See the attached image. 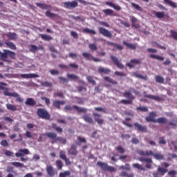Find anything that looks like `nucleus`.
Wrapping results in <instances>:
<instances>
[{"label": "nucleus", "instance_id": "obj_25", "mask_svg": "<svg viewBox=\"0 0 177 177\" xmlns=\"http://www.w3.org/2000/svg\"><path fill=\"white\" fill-rule=\"evenodd\" d=\"M131 24L133 26V27H134V28H139V24L138 23V19H136V17H131Z\"/></svg>", "mask_w": 177, "mask_h": 177}, {"label": "nucleus", "instance_id": "obj_50", "mask_svg": "<svg viewBox=\"0 0 177 177\" xmlns=\"http://www.w3.org/2000/svg\"><path fill=\"white\" fill-rule=\"evenodd\" d=\"M156 81L158 84H164V77L162 76L158 75L156 77Z\"/></svg>", "mask_w": 177, "mask_h": 177}, {"label": "nucleus", "instance_id": "obj_60", "mask_svg": "<svg viewBox=\"0 0 177 177\" xmlns=\"http://www.w3.org/2000/svg\"><path fill=\"white\" fill-rule=\"evenodd\" d=\"M4 154L8 156V157H13V156H15V153L13 152L8 150H6Z\"/></svg>", "mask_w": 177, "mask_h": 177}, {"label": "nucleus", "instance_id": "obj_22", "mask_svg": "<svg viewBox=\"0 0 177 177\" xmlns=\"http://www.w3.org/2000/svg\"><path fill=\"white\" fill-rule=\"evenodd\" d=\"M5 45L8 46L10 49H12V50H16L17 49V47H16V45L13 44V42L9 41H5Z\"/></svg>", "mask_w": 177, "mask_h": 177}, {"label": "nucleus", "instance_id": "obj_15", "mask_svg": "<svg viewBox=\"0 0 177 177\" xmlns=\"http://www.w3.org/2000/svg\"><path fill=\"white\" fill-rule=\"evenodd\" d=\"M21 78H26V80H28V78H38L39 75L35 73H24L21 75Z\"/></svg>", "mask_w": 177, "mask_h": 177}, {"label": "nucleus", "instance_id": "obj_59", "mask_svg": "<svg viewBox=\"0 0 177 177\" xmlns=\"http://www.w3.org/2000/svg\"><path fill=\"white\" fill-rule=\"evenodd\" d=\"M49 73H50L51 75H59V71L56 69H51Z\"/></svg>", "mask_w": 177, "mask_h": 177}, {"label": "nucleus", "instance_id": "obj_37", "mask_svg": "<svg viewBox=\"0 0 177 177\" xmlns=\"http://www.w3.org/2000/svg\"><path fill=\"white\" fill-rule=\"evenodd\" d=\"M158 172L160 173V174L162 176H164L167 172H168V169H165L164 167H159L158 168Z\"/></svg>", "mask_w": 177, "mask_h": 177}, {"label": "nucleus", "instance_id": "obj_18", "mask_svg": "<svg viewBox=\"0 0 177 177\" xmlns=\"http://www.w3.org/2000/svg\"><path fill=\"white\" fill-rule=\"evenodd\" d=\"M63 104H66V101L55 100L53 103V106L56 107V109H58V110H60V106H63Z\"/></svg>", "mask_w": 177, "mask_h": 177}, {"label": "nucleus", "instance_id": "obj_9", "mask_svg": "<svg viewBox=\"0 0 177 177\" xmlns=\"http://www.w3.org/2000/svg\"><path fill=\"white\" fill-rule=\"evenodd\" d=\"M46 136L48 138V139H50L51 143H57V134L54 132H48L46 133Z\"/></svg>", "mask_w": 177, "mask_h": 177}, {"label": "nucleus", "instance_id": "obj_48", "mask_svg": "<svg viewBox=\"0 0 177 177\" xmlns=\"http://www.w3.org/2000/svg\"><path fill=\"white\" fill-rule=\"evenodd\" d=\"M82 56L85 58V59H88V60H92V55H91V53H82Z\"/></svg>", "mask_w": 177, "mask_h": 177}, {"label": "nucleus", "instance_id": "obj_39", "mask_svg": "<svg viewBox=\"0 0 177 177\" xmlns=\"http://www.w3.org/2000/svg\"><path fill=\"white\" fill-rule=\"evenodd\" d=\"M131 6H132V8L136 9V10H138V12L143 11V9L142 8V7H140L138 4H136L135 3H131Z\"/></svg>", "mask_w": 177, "mask_h": 177}, {"label": "nucleus", "instance_id": "obj_62", "mask_svg": "<svg viewBox=\"0 0 177 177\" xmlns=\"http://www.w3.org/2000/svg\"><path fill=\"white\" fill-rule=\"evenodd\" d=\"M1 146H3L4 147H8L9 146V143H8V141L6 140H3L1 141Z\"/></svg>", "mask_w": 177, "mask_h": 177}, {"label": "nucleus", "instance_id": "obj_28", "mask_svg": "<svg viewBox=\"0 0 177 177\" xmlns=\"http://www.w3.org/2000/svg\"><path fill=\"white\" fill-rule=\"evenodd\" d=\"M7 110H10V111H17V106L16 105H13L12 104H6Z\"/></svg>", "mask_w": 177, "mask_h": 177}, {"label": "nucleus", "instance_id": "obj_1", "mask_svg": "<svg viewBox=\"0 0 177 177\" xmlns=\"http://www.w3.org/2000/svg\"><path fill=\"white\" fill-rule=\"evenodd\" d=\"M137 153L139 154V156H142V157L153 156L155 160H164V155H162L160 152H156L153 153L151 150L145 151L142 149H138L137 150Z\"/></svg>", "mask_w": 177, "mask_h": 177}, {"label": "nucleus", "instance_id": "obj_55", "mask_svg": "<svg viewBox=\"0 0 177 177\" xmlns=\"http://www.w3.org/2000/svg\"><path fill=\"white\" fill-rule=\"evenodd\" d=\"M170 32L173 39H175L176 41H177V32L175 30H171Z\"/></svg>", "mask_w": 177, "mask_h": 177}, {"label": "nucleus", "instance_id": "obj_17", "mask_svg": "<svg viewBox=\"0 0 177 177\" xmlns=\"http://www.w3.org/2000/svg\"><path fill=\"white\" fill-rule=\"evenodd\" d=\"M68 153L71 156H77L78 151H77V146L72 145L71 149L68 150Z\"/></svg>", "mask_w": 177, "mask_h": 177}, {"label": "nucleus", "instance_id": "obj_52", "mask_svg": "<svg viewBox=\"0 0 177 177\" xmlns=\"http://www.w3.org/2000/svg\"><path fill=\"white\" fill-rule=\"evenodd\" d=\"M59 158H61V160H66V158H67V156L64 151H59Z\"/></svg>", "mask_w": 177, "mask_h": 177}, {"label": "nucleus", "instance_id": "obj_44", "mask_svg": "<svg viewBox=\"0 0 177 177\" xmlns=\"http://www.w3.org/2000/svg\"><path fill=\"white\" fill-rule=\"evenodd\" d=\"M124 45L129 48V49H136V45L123 41Z\"/></svg>", "mask_w": 177, "mask_h": 177}, {"label": "nucleus", "instance_id": "obj_31", "mask_svg": "<svg viewBox=\"0 0 177 177\" xmlns=\"http://www.w3.org/2000/svg\"><path fill=\"white\" fill-rule=\"evenodd\" d=\"M106 5H108V6H111V8H113V9H115V10H121V7L120 6H117L115 4H114L113 2H106Z\"/></svg>", "mask_w": 177, "mask_h": 177}, {"label": "nucleus", "instance_id": "obj_3", "mask_svg": "<svg viewBox=\"0 0 177 177\" xmlns=\"http://www.w3.org/2000/svg\"><path fill=\"white\" fill-rule=\"evenodd\" d=\"M3 91V94L5 96H11L12 97H16L17 102H19V103H23V102H24V99L21 98L19 93L16 92L10 93L9 92V88L6 87H4Z\"/></svg>", "mask_w": 177, "mask_h": 177}, {"label": "nucleus", "instance_id": "obj_23", "mask_svg": "<svg viewBox=\"0 0 177 177\" xmlns=\"http://www.w3.org/2000/svg\"><path fill=\"white\" fill-rule=\"evenodd\" d=\"M153 15H155L156 17H157V19H164V17H165V12H156V11H153Z\"/></svg>", "mask_w": 177, "mask_h": 177}, {"label": "nucleus", "instance_id": "obj_61", "mask_svg": "<svg viewBox=\"0 0 177 177\" xmlns=\"http://www.w3.org/2000/svg\"><path fill=\"white\" fill-rule=\"evenodd\" d=\"M115 75H118L119 77H126L127 73H120L119 71H115L114 73Z\"/></svg>", "mask_w": 177, "mask_h": 177}, {"label": "nucleus", "instance_id": "obj_32", "mask_svg": "<svg viewBox=\"0 0 177 177\" xmlns=\"http://www.w3.org/2000/svg\"><path fill=\"white\" fill-rule=\"evenodd\" d=\"M149 57L151 59H156V60H159L160 62H164V60H165L164 57L160 56V55H156L154 54H151L149 55Z\"/></svg>", "mask_w": 177, "mask_h": 177}, {"label": "nucleus", "instance_id": "obj_53", "mask_svg": "<svg viewBox=\"0 0 177 177\" xmlns=\"http://www.w3.org/2000/svg\"><path fill=\"white\" fill-rule=\"evenodd\" d=\"M67 77L71 78V80H80V77L74 74H67Z\"/></svg>", "mask_w": 177, "mask_h": 177}, {"label": "nucleus", "instance_id": "obj_20", "mask_svg": "<svg viewBox=\"0 0 177 177\" xmlns=\"http://www.w3.org/2000/svg\"><path fill=\"white\" fill-rule=\"evenodd\" d=\"M6 37L9 39H11L12 41H16L17 39V34L16 32H8L6 34Z\"/></svg>", "mask_w": 177, "mask_h": 177}, {"label": "nucleus", "instance_id": "obj_11", "mask_svg": "<svg viewBox=\"0 0 177 177\" xmlns=\"http://www.w3.org/2000/svg\"><path fill=\"white\" fill-rule=\"evenodd\" d=\"M133 127H135V129H136V131H138V132H147V127L138 122H135L133 124Z\"/></svg>", "mask_w": 177, "mask_h": 177}, {"label": "nucleus", "instance_id": "obj_14", "mask_svg": "<svg viewBox=\"0 0 177 177\" xmlns=\"http://www.w3.org/2000/svg\"><path fill=\"white\" fill-rule=\"evenodd\" d=\"M93 117L95 119V121L99 124V125H102V124L104 122V120L102 118V115L97 114V113H93Z\"/></svg>", "mask_w": 177, "mask_h": 177}, {"label": "nucleus", "instance_id": "obj_45", "mask_svg": "<svg viewBox=\"0 0 177 177\" xmlns=\"http://www.w3.org/2000/svg\"><path fill=\"white\" fill-rule=\"evenodd\" d=\"M138 111H142V113H147L149 111V108L146 106H138L137 107Z\"/></svg>", "mask_w": 177, "mask_h": 177}, {"label": "nucleus", "instance_id": "obj_10", "mask_svg": "<svg viewBox=\"0 0 177 177\" xmlns=\"http://www.w3.org/2000/svg\"><path fill=\"white\" fill-rule=\"evenodd\" d=\"M64 7L68 9H74L78 6V2L77 1H66L64 3Z\"/></svg>", "mask_w": 177, "mask_h": 177}, {"label": "nucleus", "instance_id": "obj_41", "mask_svg": "<svg viewBox=\"0 0 177 177\" xmlns=\"http://www.w3.org/2000/svg\"><path fill=\"white\" fill-rule=\"evenodd\" d=\"M11 165L16 167V168H23V167H24V165L21 164L19 162H11Z\"/></svg>", "mask_w": 177, "mask_h": 177}, {"label": "nucleus", "instance_id": "obj_8", "mask_svg": "<svg viewBox=\"0 0 177 177\" xmlns=\"http://www.w3.org/2000/svg\"><path fill=\"white\" fill-rule=\"evenodd\" d=\"M139 161L141 162H147V164L145 165V167L147 169H151V164H153V160L150 158H140Z\"/></svg>", "mask_w": 177, "mask_h": 177}, {"label": "nucleus", "instance_id": "obj_33", "mask_svg": "<svg viewBox=\"0 0 177 177\" xmlns=\"http://www.w3.org/2000/svg\"><path fill=\"white\" fill-rule=\"evenodd\" d=\"M145 97H147V99H152V100H156V102L161 100V98L160 97L152 95L150 94L145 95Z\"/></svg>", "mask_w": 177, "mask_h": 177}, {"label": "nucleus", "instance_id": "obj_24", "mask_svg": "<svg viewBox=\"0 0 177 177\" xmlns=\"http://www.w3.org/2000/svg\"><path fill=\"white\" fill-rule=\"evenodd\" d=\"M82 143H86V139L82 136H77V140L76 141L77 146H81Z\"/></svg>", "mask_w": 177, "mask_h": 177}, {"label": "nucleus", "instance_id": "obj_34", "mask_svg": "<svg viewBox=\"0 0 177 177\" xmlns=\"http://www.w3.org/2000/svg\"><path fill=\"white\" fill-rule=\"evenodd\" d=\"M123 96L124 97H127V99H131V100H133L135 99L134 95H132V93H131V91H125L123 93Z\"/></svg>", "mask_w": 177, "mask_h": 177}, {"label": "nucleus", "instance_id": "obj_40", "mask_svg": "<svg viewBox=\"0 0 177 177\" xmlns=\"http://www.w3.org/2000/svg\"><path fill=\"white\" fill-rule=\"evenodd\" d=\"M55 165L57 169H62L63 168V162L61 160H57L55 162Z\"/></svg>", "mask_w": 177, "mask_h": 177}, {"label": "nucleus", "instance_id": "obj_58", "mask_svg": "<svg viewBox=\"0 0 177 177\" xmlns=\"http://www.w3.org/2000/svg\"><path fill=\"white\" fill-rule=\"evenodd\" d=\"M37 50H38V47L35 45H31L30 46V51L32 52L33 53L37 52Z\"/></svg>", "mask_w": 177, "mask_h": 177}, {"label": "nucleus", "instance_id": "obj_7", "mask_svg": "<svg viewBox=\"0 0 177 177\" xmlns=\"http://www.w3.org/2000/svg\"><path fill=\"white\" fill-rule=\"evenodd\" d=\"M110 57L114 64L117 66L118 68H120L121 70H124L125 68V66L120 63V60H118V58L117 57L114 55H111Z\"/></svg>", "mask_w": 177, "mask_h": 177}, {"label": "nucleus", "instance_id": "obj_21", "mask_svg": "<svg viewBox=\"0 0 177 177\" xmlns=\"http://www.w3.org/2000/svg\"><path fill=\"white\" fill-rule=\"evenodd\" d=\"M84 34H90L91 35H96V31L92 29H89L88 28H84L82 30Z\"/></svg>", "mask_w": 177, "mask_h": 177}, {"label": "nucleus", "instance_id": "obj_13", "mask_svg": "<svg viewBox=\"0 0 177 177\" xmlns=\"http://www.w3.org/2000/svg\"><path fill=\"white\" fill-rule=\"evenodd\" d=\"M156 117H157V113L156 112H150L149 115L145 118L146 121L147 122H155L156 123Z\"/></svg>", "mask_w": 177, "mask_h": 177}, {"label": "nucleus", "instance_id": "obj_54", "mask_svg": "<svg viewBox=\"0 0 177 177\" xmlns=\"http://www.w3.org/2000/svg\"><path fill=\"white\" fill-rule=\"evenodd\" d=\"M57 139V142H60V143H63V145H66V143H67V140L63 137H58Z\"/></svg>", "mask_w": 177, "mask_h": 177}, {"label": "nucleus", "instance_id": "obj_42", "mask_svg": "<svg viewBox=\"0 0 177 177\" xmlns=\"http://www.w3.org/2000/svg\"><path fill=\"white\" fill-rule=\"evenodd\" d=\"M120 176L122 177H134L133 174H128L127 171H123L121 172Z\"/></svg>", "mask_w": 177, "mask_h": 177}, {"label": "nucleus", "instance_id": "obj_36", "mask_svg": "<svg viewBox=\"0 0 177 177\" xmlns=\"http://www.w3.org/2000/svg\"><path fill=\"white\" fill-rule=\"evenodd\" d=\"M46 16L50 19H55V17H60L57 14L52 13L50 11L48 10L46 12Z\"/></svg>", "mask_w": 177, "mask_h": 177}, {"label": "nucleus", "instance_id": "obj_27", "mask_svg": "<svg viewBox=\"0 0 177 177\" xmlns=\"http://www.w3.org/2000/svg\"><path fill=\"white\" fill-rule=\"evenodd\" d=\"M104 81H106V82H109V84H112V85H117L118 82L115 80H113L111 77L109 76H105L104 77Z\"/></svg>", "mask_w": 177, "mask_h": 177}, {"label": "nucleus", "instance_id": "obj_47", "mask_svg": "<svg viewBox=\"0 0 177 177\" xmlns=\"http://www.w3.org/2000/svg\"><path fill=\"white\" fill-rule=\"evenodd\" d=\"M132 167L137 169H140V171H145V167H142L139 163H134L132 165Z\"/></svg>", "mask_w": 177, "mask_h": 177}, {"label": "nucleus", "instance_id": "obj_5", "mask_svg": "<svg viewBox=\"0 0 177 177\" xmlns=\"http://www.w3.org/2000/svg\"><path fill=\"white\" fill-rule=\"evenodd\" d=\"M19 152H17L15 153L16 157H20V160L21 161H24V162H26V161H28V157L24 158V154H26V155L29 154L30 151L28 149H19Z\"/></svg>", "mask_w": 177, "mask_h": 177}, {"label": "nucleus", "instance_id": "obj_43", "mask_svg": "<svg viewBox=\"0 0 177 177\" xmlns=\"http://www.w3.org/2000/svg\"><path fill=\"white\" fill-rule=\"evenodd\" d=\"M86 80L88 82H89L90 84H92V85H96V81L93 80V76H86Z\"/></svg>", "mask_w": 177, "mask_h": 177}, {"label": "nucleus", "instance_id": "obj_16", "mask_svg": "<svg viewBox=\"0 0 177 177\" xmlns=\"http://www.w3.org/2000/svg\"><path fill=\"white\" fill-rule=\"evenodd\" d=\"M25 104L26 106H30V107H34V106L37 104V102H35L34 99L29 97L26 99V101L25 102Z\"/></svg>", "mask_w": 177, "mask_h": 177}, {"label": "nucleus", "instance_id": "obj_12", "mask_svg": "<svg viewBox=\"0 0 177 177\" xmlns=\"http://www.w3.org/2000/svg\"><path fill=\"white\" fill-rule=\"evenodd\" d=\"M99 31L100 34H102V35H104V37H106V38H111V37H113L111 32L109 31L104 28H100Z\"/></svg>", "mask_w": 177, "mask_h": 177}, {"label": "nucleus", "instance_id": "obj_63", "mask_svg": "<svg viewBox=\"0 0 177 177\" xmlns=\"http://www.w3.org/2000/svg\"><path fill=\"white\" fill-rule=\"evenodd\" d=\"M131 143H133V145H138V144H139V139H138L136 138H133L131 139Z\"/></svg>", "mask_w": 177, "mask_h": 177}, {"label": "nucleus", "instance_id": "obj_56", "mask_svg": "<svg viewBox=\"0 0 177 177\" xmlns=\"http://www.w3.org/2000/svg\"><path fill=\"white\" fill-rule=\"evenodd\" d=\"M120 103H122V104H132V100H122L120 101Z\"/></svg>", "mask_w": 177, "mask_h": 177}, {"label": "nucleus", "instance_id": "obj_4", "mask_svg": "<svg viewBox=\"0 0 177 177\" xmlns=\"http://www.w3.org/2000/svg\"><path fill=\"white\" fill-rule=\"evenodd\" d=\"M97 165L100 167L103 171H108V172H115L117 169L113 166H109L106 162L98 161Z\"/></svg>", "mask_w": 177, "mask_h": 177}, {"label": "nucleus", "instance_id": "obj_51", "mask_svg": "<svg viewBox=\"0 0 177 177\" xmlns=\"http://www.w3.org/2000/svg\"><path fill=\"white\" fill-rule=\"evenodd\" d=\"M169 125H170V127H171V128H176V127H177V120H175L172 119L171 121H170L169 122Z\"/></svg>", "mask_w": 177, "mask_h": 177}, {"label": "nucleus", "instance_id": "obj_64", "mask_svg": "<svg viewBox=\"0 0 177 177\" xmlns=\"http://www.w3.org/2000/svg\"><path fill=\"white\" fill-rule=\"evenodd\" d=\"M48 49L49 50H50V52H55V53H59V51L56 50V49H55V46H49Z\"/></svg>", "mask_w": 177, "mask_h": 177}, {"label": "nucleus", "instance_id": "obj_46", "mask_svg": "<svg viewBox=\"0 0 177 177\" xmlns=\"http://www.w3.org/2000/svg\"><path fill=\"white\" fill-rule=\"evenodd\" d=\"M102 12L104 13L105 16H111L113 13V10L111 9H105L103 10Z\"/></svg>", "mask_w": 177, "mask_h": 177}, {"label": "nucleus", "instance_id": "obj_57", "mask_svg": "<svg viewBox=\"0 0 177 177\" xmlns=\"http://www.w3.org/2000/svg\"><path fill=\"white\" fill-rule=\"evenodd\" d=\"M88 48L91 50H97V46H96L95 44H88Z\"/></svg>", "mask_w": 177, "mask_h": 177}, {"label": "nucleus", "instance_id": "obj_29", "mask_svg": "<svg viewBox=\"0 0 177 177\" xmlns=\"http://www.w3.org/2000/svg\"><path fill=\"white\" fill-rule=\"evenodd\" d=\"M82 118L86 122H88V124H93V119L91 116L88 115H84Z\"/></svg>", "mask_w": 177, "mask_h": 177}, {"label": "nucleus", "instance_id": "obj_30", "mask_svg": "<svg viewBox=\"0 0 177 177\" xmlns=\"http://www.w3.org/2000/svg\"><path fill=\"white\" fill-rule=\"evenodd\" d=\"M46 171L49 176H51V177L55 176V170H53V167L52 166L47 167Z\"/></svg>", "mask_w": 177, "mask_h": 177}, {"label": "nucleus", "instance_id": "obj_19", "mask_svg": "<svg viewBox=\"0 0 177 177\" xmlns=\"http://www.w3.org/2000/svg\"><path fill=\"white\" fill-rule=\"evenodd\" d=\"M99 74H110L111 70L107 68L100 67L98 68Z\"/></svg>", "mask_w": 177, "mask_h": 177}, {"label": "nucleus", "instance_id": "obj_38", "mask_svg": "<svg viewBox=\"0 0 177 177\" xmlns=\"http://www.w3.org/2000/svg\"><path fill=\"white\" fill-rule=\"evenodd\" d=\"M156 122H158V124H166L168 122V120L167 118H158L156 120Z\"/></svg>", "mask_w": 177, "mask_h": 177}, {"label": "nucleus", "instance_id": "obj_6", "mask_svg": "<svg viewBox=\"0 0 177 177\" xmlns=\"http://www.w3.org/2000/svg\"><path fill=\"white\" fill-rule=\"evenodd\" d=\"M73 109H75V110H77V111H78V113H86V111H88V110L85 108H80V106H77V105H73V106L67 105L64 107V110H66V111H71V110H73Z\"/></svg>", "mask_w": 177, "mask_h": 177}, {"label": "nucleus", "instance_id": "obj_35", "mask_svg": "<svg viewBox=\"0 0 177 177\" xmlns=\"http://www.w3.org/2000/svg\"><path fill=\"white\" fill-rule=\"evenodd\" d=\"M37 115L40 118H45V109H42L41 108L37 109Z\"/></svg>", "mask_w": 177, "mask_h": 177}, {"label": "nucleus", "instance_id": "obj_2", "mask_svg": "<svg viewBox=\"0 0 177 177\" xmlns=\"http://www.w3.org/2000/svg\"><path fill=\"white\" fill-rule=\"evenodd\" d=\"M8 57L15 60L16 59V53L6 49H4L3 53L0 51V60L9 63L10 61L8 59Z\"/></svg>", "mask_w": 177, "mask_h": 177}, {"label": "nucleus", "instance_id": "obj_49", "mask_svg": "<svg viewBox=\"0 0 177 177\" xmlns=\"http://www.w3.org/2000/svg\"><path fill=\"white\" fill-rule=\"evenodd\" d=\"M115 150L118 151V153H120V154H124L125 153V149L122 146H118L115 147Z\"/></svg>", "mask_w": 177, "mask_h": 177}, {"label": "nucleus", "instance_id": "obj_26", "mask_svg": "<svg viewBox=\"0 0 177 177\" xmlns=\"http://www.w3.org/2000/svg\"><path fill=\"white\" fill-rule=\"evenodd\" d=\"M163 2L165 3V5H169V6L174 8V9L177 8L176 3L172 1L171 0H164Z\"/></svg>", "mask_w": 177, "mask_h": 177}]
</instances>
